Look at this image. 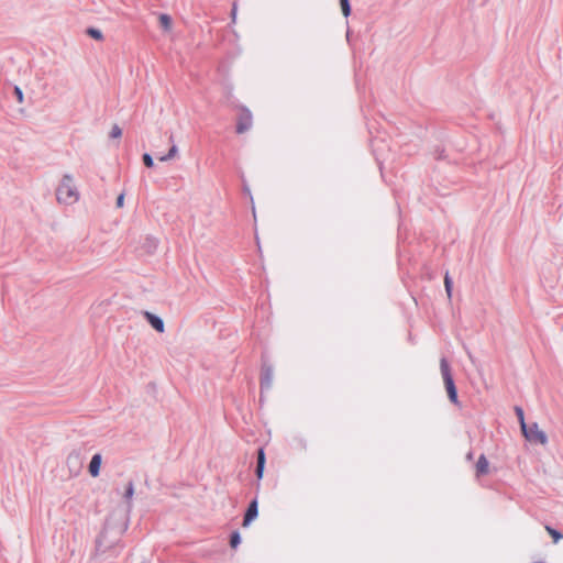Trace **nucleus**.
<instances>
[{
    "label": "nucleus",
    "instance_id": "obj_1",
    "mask_svg": "<svg viewBox=\"0 0 563 563\" xmlns=\"http://www.w3.org/2000/svg\"><path fill=\"white\" fill-rule=\"evenodd\" d=\"M56 198L59 203L73 205L79 199V192L75 186L71 175H64L60 184L56 189Z\"/></svg>",
    "mask_w": 563,
    "mask_h": 563
},
{
    "label": "nucleus",
    "instance_id": "obj_2",
    "mask_svg": "<svg viewBox=\"0 0 563 563\" xmlns=\"http://www.w3.org/2000/svg\"><path fill=\"white\" fill-rule=\"evenodd\" d=\"M440 369H441L442 378H443L444 386H445V389H446V393H448V396H449L450 400L453 404H457L456 387H455L454 382H453V377H452V374H451V369H450L449 363H448V361L445 358H441V361H440Z\"/></svg>",
    "mask_w": 563,
    "mask_h": 563
},
{
    "label": "nucleus",
    "instance_id": "obj_3",
    "mask_svg": "<svg viewBox=\"0 0 563 563\" xmlns=\"http://www.w3.org/2000/svg\"><path fill=\"white\" fill-rule=\"evenodd\" d=\"M522 433L526 437V439L532 443H539V444H545L547 443V435L545 433L538 427L537 423H533L531 426H527L525 422H522Z\"/></svg>",
    "mask_w": 563,
    "mask_h": 563
},
{
    "label": "nucleus",
    "instance_id": "obj_4",
    "mask_svg": "<svg viewBox=\"0 0 563 563\" xmlns=\"http://www.w3.org/2000/svg\"><path fill=\"white\" fill-rule=\"evenodd\" d=\"M252 126V114L249 110L242 111L240 114L238 125H236V132L238 133H244Z\"/></svg>",
    "mask_w": 563,
    "mask_h": 563
},
{
    "label": "nucleus",
    "instance_id": "obj_5",
    "mask_svg": "<svg viewBox=\"0 0 563 563\" xmlns=\"http://www.w3.org/2000/svg\"><path fill=\"white\" fill-rule=\"evenodd\" d=\"M144 317H145V319L148 321V323H150V324H151V325H152V327H153L157 332L163 333V332L165 331L164 322H163V320H162L159 317H157V316H155V314H153V313H151V312H148V311H145V312H144Z\"/></svg>",
    "mask_w": 563,
    "mask_h": 563
},
{
    "label": "nucleus",
    "instance_id": "obj_6",
    "mask_svg": "<svg viewBox=\"0 0 563 563\" xmlns=\"http://www.w3.org/2000/svg\"><path fill=\"white\" fill-rule=\"evenodd\" d=\"M489 472V462L484 454H482L475 465V475L476 477H481L483 475L488 474Z\"/></svg>",
    "mask_w": 563,
    "mask_h": 563
},
{
    "label": "nucleus",
    "instance_id": "obj_7",
    "mask_svg": "<svg viewBox=\"0 0 563 563\" xmlns=\"http://www.w3.org/2000/svg\"><path fill=\"white\" fill-rule=\"evenodd\" d=\"M258 510H257V500L254 499L250 505L245 512L243 526L247 527L252 520H254L257 517Z\"/></svg>",
    "mask_w": 563,
    "mask_h": 563
},
{
    "label": "nucleus",
    "instance_id": "obj_8",
    "mask_svg": "<svg viewBox=\"0 0 563 563\" xmlns=\"http://www.w3.org/2000/svg\"><path fill=\"white\" fill-rule=\"evenodd\" d=\"M101 455L95 454L89 463V473L92 477H97L100 472Z\"/></svg>",
    "mask_w": 563,
    "mask_h": 563
},
{
    "label": "nucleus",
    "instance_id": "obj_9",
    "mask_svg": "<svg viewBox=\"0 0 563 563\" xmlns=\"http://www.w3.org/2000/svg\"><path fill=\"white\" fill-rule=\"evenodd\" d=\"M265 465V453L263 449H260L257 452V466H256V476L258 479L263 477Z\"/></svg>",
    "mask_w": 563,
    "mask_h": 563
},
{
    "label": "nucleus",
    "instance_id": "obj_10",
    "mask_svg": "<svg viewBox=\"0 0 563 563\" xmlns=\"http://www.w3.org/2000/svg\"><path fill=\"white\" fill-rule=\"evenodd\" d=\"M159 25L165 30L169 31L172 29V19L167 14H161L158 18Z\"/></svg>",
    "mask_w": 563,
    "mask_h": 563
},
{
    "label": "nucleus",
    "instance_id": "obj_11",
    "mask_svg": "<svg viewBox=\"0 0 563 563\" xmlns=\"http://www.w3.org/2000/svg\"><path fill=\"white\" fill-rule=\"evenodd\" d=\"M545 530L552 537L554 543H558L563 538V536L559 531L549 526L545 527Z\"/></svg>",
    "mask_w": 563,
    "mask_h": 563
},
{
    "label": "nucleus",
    "instance_id": "obj_12",
    "mask_svg": "<svg viewBox=\"0 0 563 563\" xmlns=\"http://www.w3.org/2000/svg\"><path fill=\"white\" fill-rule=\"evenodd\" d=\"M87 33H88L89 36H91L92 38H95L97 41H102L103 40L102 33L98 29L90 27V29L87 30Z\"/></svg>",
    "mask_w": 563,
    "mask_h": 563
},
{
    "label": "nucleus",
    "instance_id": "obj_13",
    "mask_svg": "<svg viewBox=\"0 0 563 563\" xmlns=\"http://www.w3.org/2000/svg\"><path fill=\"white\" fill-rule=\"evenodd\" d=\"M240 543H241L240 533L238 531H235L231 534L230 545L232 549H236Z\"/></svg>",
    "mask_w": 563,
    "mask_h": 563
},
{
    "label": "nucleus",
    "instance_id": "obj_14",
    "mask_svg": "<svg viewBox=\"0 0 563 563\" xmlns=\"http://www.w3.org/2000/svg\"><path fill=\"white\" fill-rule=\"evenodd\" d=\"M177 152H178L177 146H176V145H173V146L170 147V150L168 151V153H167L165 156H162L159 159H161L162 162H165V161L172 159V158H174V157L177 155Z\"/></svg>",
    "mask_w": 563,
    "mask_h": 563
},
{
    "label": "nucleus",
    "instance_id": "obj_15",
    "mask_svg": "<svg viewBox=\"0 0 563 563\" xmlns=\"http://www.w3.org/2000/svg\"><path fill=\"white\" fill-rule=\"evenodd\" d=\"M342 13L345 18H347L351 13V7L349 0H340Z\"/></svg>",
    "mask_w": 563,
    "mask_h": 563
},
{
    "label": "nucleus",
    "instance_id": "obj_16",
    "mask_svg": "<svg viewBox=\"0 0 563 563\" xmlns=\"http://www.w3.org/2000/svg\"><path fill=\"white\" fill-rule=\"evenodd\" d=\"M444 286H445V291L448 294V297L451 298V296H452V280H451L449 274H445V276H444Z\"/></svg>",
    "mask_w": 563,
    "mask_h": 563
},
{
    "label": "nucleus",
    "instance_id": "obj_17",
    "mask_svg": "<svg viewBox=\"0 0 563 563\" xmlns=\"http://www.w3.org/2000/svg\"><path fill=\"white\" fill-rule=\"evenodd\" d=\"M122 135V130L121 128L118 125V124H114L112 128H111V131H110V137L112 139H120Z\"/></svg>",
    "mask_w": 563,
    "mask_h": 563
},
{
    "label": "nucleus",
    "instance_id": "obj_18",
    "mask_svg": "<svg viewBox=\"0 0 563 563\" xmlns=\"http://www.w3.org/2000/svg\"><path fill=\"white\" fill-rule=\"evenodd\" d=\"M133 494H134V486H133V483L130 482L128 484V487H126V490H125V498L130 501L133 497Z\"/></svg>",
    "mask_w": 563,
    "mask_h": 563
},
{
    "label": "nucleus",
    "instance_id": "obj_19",
    "mask_svg": "<svg viewBox=\"0 0 563 563\" xmlns=\"http://www.w3.org/2000/svg\"><path fill=\"white\" fill-rule=\"evenodd\" d=\"M143 163L146 167H153L154 165L152 156L147 153L143 155Z\"/></svg>",
    "mask_w": 563,
    "mask_h": 563
},
{
    "label": "nucleus",
    "instance_id": "obj_20",
    "mask_svg": "<svg viewBox=\"0 0 563 563\" xmlns=\"http://www.w3.org/2000/svg\"><path fill=\"white\" fill-rule=\"evenodd\" d=\"M14 95L16 97L18 102L22 103L23 102V92L19 87L14 88Z\"/></svg>",
    "mask_w": 563,
    "mask_h": 563
},
{
    "label": "nucleus",
    "instance_id": "obj_21",
    "mask_svg": "<svg viewBox=\"0 0 563 563\" xmlns=\"http://www.w3.org/2000/svg\"><path fill=\"white\" fill-rule=\"evenodd\" d=\"M123 203H124V195L121 194L118 198H117V207L118 208H122L123 207Z\"/></svg>",
    "mask_w": 563,
    "mask_h": 563
},
{
    "label": "nucleus",
    "instance_id": "obj_22",
    "mask_svg": "<svg viewBox=\"0 0 563 563\" xmlns=\"http://www.w3.org/2000/svg\"><path fill=\"white\" fill-rule=\"evenodd\" d=\"M518 417L520 419V423L525 422L523 420V411L520 408H517Z\"/></svg>",
    "mask_w": 563,
    "mask_h": 563
}]
</instances>
